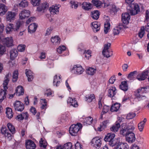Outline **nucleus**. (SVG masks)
<instances>
[{
    "instance_id": "obj_1",
    "label": "nucleus",
    "mask_w": 149,
    "mask_h": 149,
    "mask_svg": "<svg viewBox=\"0 0 149 149\" xmlns=\"http://www.w3.org/2000/svg\"><path fill=\"white\" fill-rule=\"evenodd\" d=\"M11 76V74L9 73L7 74L4 78V80L3 83V86L4 90L1 89L0 93V102L2 101L6 97V92L8 88V85L9 81V78Z\"/></svg>"
},
{
    "instance_id": "obj_2",
    "label": "nucleus",
    "mask_w": 149,
    "mask_h": 149,
    "mask_svg": "<svg viewBox=\"0 0 149 149\" xmlns=\"http://www.w3.org/2000/svg\"><path fill=\"white\" fill-rule=\"evenodd\" d=\"M121 126L120 133L124 136H125L127 134L133 132L135 129L134 126L132 124L127 125L125 123H123L121 124Z\"/></svg>"
},
{
    "instance_id": "obj_3",
    "label": "nucleus",
    "mask_w": 149,
    "mask_h": 149,
    "mask_svg": "<svg viewBox=\"0 0 149 149\" xmlns=\"http://www.w3.org/2000/svg\"><path fill=\"white\" fill-rule=\"evenodd\" d=\"M115 134L112 133H108L105 136L104 140L106 141L109 142V145L111 146H113L116 144L117 141L114 138Z\"/></svg>"
},
{
    "instance_id": "obj_4",
    "label": "nucleus",
    "mask_w": 149,
    "mask_h": 149,
    "mask_svg": "<svg viewBox=\"0 0 149 149\" xmlns=\"http://www.w3.org/2000/svg\"><path fill=\"white\" fill-rule=\"evenodd\" d=\"M148 91V88L146 87H141L137 91V93L135 95L136 98L139 101L144 100L146 99V97L145 95H142L144 93L147 92Z\"/></svg>"
},
{
    "instance_id": "obj_5",
    "label": "nucleus",
    "mask_w": 149,
    "mask_h": 149,
    "mask_svg": "<svg viewBox=\"0 0 149 149\" xmlns=\"http://www.w3.org/2000/svg\"><path fill=\"white\" fill-rule=\"evenodd\" d=\"M82 127V124L79 123H78L76 125H72L69 128L70 133L72 136L77 135L80 130L81 129Z\"/></svg>"
},
{
    "instance_id": "obj_6",
    "label": "nucleus",
    "mask_w": 149,
    "mask_h": 149,
    "mask_svg": "<svg viewBox=\"0 0 149 149\" xmlns=\"http://www.w3.org/2000/svg\"><path fill=\"white\" fill-rule=\"evenodd\" d=\"M13 40L11 37L6 38L0 37V42L9 47L13 45Z\"/></svg>"
},
{
    "instance_id": "obj_7",
    "label": "nucleus",
    "mask_w": 149,
    "mask_h": 149,
    "mask_svg": "<svg viewBox=\"0 0 149 149\" xmlns=\"http://www.w3.org/2000/svg\"><path fill=\"white\" fill-rule=\"evenodd\" d=\"M111 45V44L109 43L105 45L102 52L103 55L107 58L110 57L113 54L112 52L109 49V47H110Z\"/></svg>"
},
{
    "instance_id": "obj_8",
    "label": "nucleus",
    "mask_w": 149,
    "mask_h": 149,
    "mask_svg": "<svg viewBox=\"0 0 149 149\" xmlns=\"http://www.w3.org/2000/svg\"><path fill=\"white\" fill-rule=\"evenodd\" d=\"M84 71V69L82 67L79 65H75L74 66L71 72L77 74H80L82 73Z\"/></svg>"
},
{
    "instance_id": "obj_9",
    "label": "nucleus",
    "mask_w": 149,
    "mask_h": 149,
    "mask_svg": "<svg viewBox=\"0 0 149 149\" xmlns=\"http://www.w3.org/2000/svg\"><path fill=\"white\" fill-rule=\"evenodd\" d=\"M148 32L147 34V38L149 39V23H147V26L145 27L144 26H142L138 33V36L139 37L141 38L144 35L145 32L144 30Z\"/></svg>"
},
{
    "instance_id": "obj_10",
    "label": "nucleus",
    "mask_w": 149,
    "mask_h": 149,
    "mask_svg": "<svg viewBox=\"0 0 149 149\" xmlns=\"http://www.w3.org/2000/svg\"><path fill=\"white\" fill-rule=\"evenodd\" d=\"M13 105L16 111H22L24 109V105L19 101H16Z\"/></svg>"
},
{
    "instance_id": "obj_11",
    "label": "nucleus",
    "mask_w": 149,
    "mask_h": 149,
    "mask_svg": "<svg viewBox=\"0 0 149 149\" xmlns=\"http://www.w3.org/2000/svg\"><path fill=\"white\" fill-rule=\"evenodd\" d=\"M92 143L94 147L97 148H99L102 144L101 139L98 137L93 138L92 140Z\"/></svg>"
},
{
    "instance_id": "obj_12",
    "label": "nucleus",
    "mask_w": 149,
    "mask_h": 149,
    "mask_svg": "<svg viewBox=\"0 0 149 149\" xmlns=\"http://www.w3.org/2000/svg\"><path fill=\"white\" fill-rule=\"evenodd\" d=\"M1 134L4 135L5 137L8 140H10L12 139L11 134L9 132V130L5 127H2L1 129Z\"/></svg>"
},
{
    "instance_id": "obj_13",
    "label": "nucleus",
    "mask_w": 149,
    "mask_h": 149,
    "mask_svg": "<svg viewBox=\"0 0 149 149\" xmlns=\"http://www.w3.org/2000/svg\"><path fill=\"white\" fill-rule=\"evenodd\" d=\"M125 137L126 141L130 143H133L136 139L135 135L133 132L127 134Z\"/></svg>"
},
{
    "instance_id": "obj_14",
    "label": "nucleus",
    "mask_w": 149,
    "mask_h": 149,
    "mask_svg": "<svg viewBox=\"0 0 149 149\" xmlns=\"http://www.w3.org/2000/svg\"><path fill=\"white\" fill-rule=\"evenodd\" d=\"M133 8L130 10V13L131 15H135L138 14L140 12L139 7L137 4H134L133 5Z\"/></svg>"
},
{
    "instance_id": "obj_15",
    "label": "nucleus",
    "mask_w": 149,
    "mask_h": 149,
    "mask_svg": "<svg viewBox=\"0 0 149 149\" xmlns=\"http://www.w3.org/2000/svg\"><path fill=\"white\" fill-rule=\"evenodd\" d=\"M61 6L59 5H53L49 8L50 13L52 14H57L59 13V9Z\"/></svg>"
},
{
    "instance_id": "obj_16",
    "label": "nucleus",
    "mask_w": 149,
    "mask_h": 149,
    "mask_svg": "<svg viewBox=\"0 0 149 149\" xmlns=\"http://www.w3.org/2000/svg\"><path fill=\"white\" fill-rule=\"evenodd\" d=\"M148 73V70L144 71L142 73L139 74L137 76V79L139 81L144 80L147 77Z\"/></svg>"
},
{
    "instance_id": "obj_17",
    "label": "nucleus",
    "mask_w": 149,
    "mask_h": 149,
    "mask_svg": "<svg viewBox=\"0 0 149 149\" xmlns=\"http://www.w3.org/2000/svg\"><path fill=\"white\" fill-rule=\"evenodd\" d=\"M30 12L29 11L26 10H23L19 14V18L23 19L29 17L30 15Z\"/></svg>"
},
{
    "instance_id": "obj_18",
    "label": "nucleus",
    "mask_w": 149,
    "mask_h": 149,
    "mask_svg": "<svg viewBox=\"0 0 149 149\" xmlns=\"http://www.w3.org/2000/svg\"><path fill=\"white\" fill-rule=\"evenodd\" d=\"M36 146L34 142L31 140H27L26 142V149H35Z\"/></svg>"
},
{
    "instance_id": "obj_19",
    "label": "nucleus",
    "mask_w": 149,
    "mask_h": 149,
    "mask_svg": "<svg viewBox=\"0 0 149 149\" xmlns=\"http://www.w3.org/2000/svg\"><path fill=\"white\" fill-rule=\"evenodd\" d=\"M130 15L127 13H123L122 15V20L124 24H127L129 23V20L130 19Z\"/></svg>"
},
{
    "instance_id": "obj_20",
    "label": "nucleus",
    "mask_w": 149,
    "mask_h": 149,
    "mask_svg": "<svg viewBox=\"0 0 149 149\" xmlns=\"http://www.w3.org/2000/svg\"><path fill=\"white\" fill-rule=\"evenodd\" d=\"M16 15V14L15 12L8 11L6 14L7 20L10 22L12 20H14Z\"/></svg>"
},
{
    "instance_id": "obj_21",
    "label": "nucleus",
    "mask_w": 149,
    "mask_h": 149,
    "mask_svg": "<svg viewBox=\"0 0 149 149\" xmlns=\"http://www.w3.org/2000/svg\"><path fill=\"white\" fill-rule=\"evenodd\" d=\"M129 146L126 143H118L113 149H129Z\"/></svg>"
},
{
    "instance_id": "obj_22",
    "label": "nucleus",
    "mask_w": 149,
    "mask_h": 149,
    "mask_svg": "<svg viewBox=\"0 0 149 149\" xmlns=\"http://www.w3.org/2000/svg\"><path fill=\"white\" fill-rule=\"evenodd\" d=\"M116 89L115 87H111L108 90V95L110 97H114L116 93Z\"/></svg>"
},
{
    "instance_id": "obj_23",
    "label": "nucleus",
    "mask_w": 149,
    "mask_h": 149,
    "mask_svg": "<svg viewBox=\"0 0 149 149\" xmlns=\"http://www.w3.org/2000/svg\"><path fill=\"white\" fill-rule=\"evenodd\" d=\"M91 25L92 28L94 32H97L100 29V24L97 22H95L92 23Z\"/></svg>"
},
{
    "instance_id": "obj_24",
    "label": "nucleus",
    "mask_w": 149,
    "mask_h": 149,
    "mask_svg": "<svg viewBox=\"0 0 149 149\" xmlns=\"http://www.w3.org/2000/svg\"><path fill=\"white\" fill-rule=\"evenodd\" d=\"M38 26L37 24L33 23L30 24L29 26L28 30L29 32L32 33L36 31Z\"/></svg>"
},
{
    "instance_id": "obj_25",
    "label": "nucleus",
    "mask_w": 149,
    "mask_h": 149,
    "mask_svg": "<svg viewBox=\"0 0 149 149\" xmlns=\"http://www.w3.org/2000/svg\"><path fill=\"white\" fill-rule=\"evenodd\" d=\"M67 103L69 104L70 105L73 106L74 107H77L78 104L74 98L73 99L71 97H69L67 101Z\"/></svg>"
},
{
    "instance_id": "obj_26",
    "label": "nucleus",
    "mask_w": 149,
    "mask_h": 149,
    "mask_svg": "<svg viewBox=\"0 0 149 149\" xmlns=\"http://www.w3.org/2000/svg\"><path fill=\"white\" fill-rule=\"evenodd\" d=\"M25 74L28 77V80L29 81H31L33 79V74L30 70L26 69Z\"/></svg>"
},
{
    "instance_id": "obj_27",
    "label": "nucleus",
    "mask_w": 149,
    "mask_h": 149,
    "mask_svg": "<svg viewBox=\"0 0 149 149\" xmlns=\"http://www.w3.org/2000/svg\"><path fill=\"white\" fill-rule=\"evenodd\" d=\"M82 8L84 9L88 10L92 8L91 4L86 2H84L81 4Z\"/></svg>"
},
{
    "instance_id": "obj_28",
    "label": "nucleus",
    "mask_w": 149,
    "mask_h": 149,
    "mask_svg": "<svg viewBox=\"0 0 149 149\" xmlns=\"http://www.w3.org/2000/svg\"><path fill=\"white\" fill-rule=\"evenodd\" d=\"M120 127V123L118 122H116L115 125H113L110 128V130L113 132H117L119 129Z\"/></svg>"
},
{
    "instance_id": "obj_29",
    "label": "nucleus",
    "mask_w": 149,
    "mask_h": 149,
    "mask_svg": "<svg viewBox=\"0 0 149 149\" xmlns=\"http://www.w3.org/2000/svg\"><path fill=\"white\" fill-rule=\"evenodd\" d=\"M147 120V119L146 118H144L143 121L140 122L138 124V128L140 132H142L143 130Z\"/></svg>"
},
{
    "instance_id": "obj_30",
    "label": "nucleus",
    "mask_w": 149,
    "mask_h": 149,
    "mask_svg": "<svg viewBox=\"0 0 149 149\" xmlns=\"http://www.w3.org/2000/svg\"><path fill=\"white\" fill-rule=\"evenodd\" d=\"M86 100L89 102L94 101L95 100V96L93 94L87 95L86 96Z\"/></svg>"
},
{
    "instance_id": "obj_31",
    "label": "nucleus",
    "mask_w": 149,
    "mask_h": 149,
    "mask_svg": "<svg viewBox=\"0 0 149 149\" xmlns=\"http://www.w3.org/2000/svg\"><path fill=\"white\" fill-rule=\"evenodd\" d=\"M7 10V7L3 4H0V15H4Z\"/></svg>"
},
{
    "instance_id": "obj_32",
    "label": "nucleus",
    "mask_w": 149,
    "mask_h": 149,
    "mask_svg": "<svg viewBox=\"0 0 149 149\" xmlns=\"http://www.w3.org/2000/svg\"><path fill=\"white\" fill-rule=\"evenodd\" d=\"M48 7V4L46 2H45L42 3L40 6L37 7V10L38 11H41L42 10H45Z\"/></svg>"
},
{
    "instance_id": "obj_33",
    "label": "nucleus",
    "mask_w": 149,
    "mask_h": 149,
    "mask_svg": "<svg viewBox=\"0 0 149 149\" xmlns=\"http://www.w3.org/2000/svg\"><path fill=\"white\" fill-rule=\"evenodd\" d=\"M17 52L16 49H12L10 51V58L13 60L17 55Z\"/></svg>"
},
{
    "instance_id": "obj_34",
    "label": "nucleus",
    "mask_w": 149,
    "mask_h": 149,
    "mask_svg": "<svg viewBox=\"0 0 149 149\" xmlns=\"http://www.w3.org/2000/svg\"><path fill=\"white\" fill-rule=\"evenodd\" d=\"M16 95L18 96L23 95L24 91L23 87L21 86H18L16 90Z\"/></svg>"
},
{
    "instance_id": "obj_35",
    "label": "nucleus",
    "mask_w": 149,
    "mask_h": 149,
    "mask_svg": "<svg viewBox=\"0 0 149 149\" xmlns=\"http://www.w3.org/2000/svg\"><path fill=\"white\" fill-rule=\"evenodd\" d=\"M61 80V77L60 76L58 77L57 75H56L54 77V81L53 84L54 86L56 85V86H57L59 85L60 83Z\"/></svg>"
},
{
    "instance_id": "obj_36",
    "label": "nucleus",
    "mask_w": 149,
    "mask_h": 149,
    "mask_svg": "<svg viewBox=\"0 0 149 149\" xmlns=\"http://www.w3.org/2000/svg\"><path fill=\"white\" fill-rule=\"evenodd\" d=\"M120 88L124 91H126L128 89V85L126 81H124L122 82L120 86Z\"/></svg>"
},
{
    "instance_id": "obj_37",
    "label": "nucleus",
    "mask_w": 149,
    "mask_h": 149,
    "mask_svg": "<svg viewBox=\"0 0 149 149\" xmlns=\"http://www.w3.org/2000/svg\"><path fill=\"white\" fill-rule=\"evenodd\" d=\"M91 2L94 6L98 8H100L102 5L103 3L99 0H92Z\"/></svg>"
},
{
    "instance_id": "obj_38",
    "label": "nucleus",
    "mask_w": 149,
    "mask_h": 149,
    "mask_svg": "<svg viewBox=\"0 0 149 149\" xmlns=\"http://www.w3.org/2000/svg\"><path fill=\"white\" fill-rule=\"evenodd\" d=\"M93 119L91 117H88L85 118L84 120V125L87 126L90 125L92 123Z\"/></svg>"
},
{
    "instance_id": "obj_39",
    "label": "nucleus",
    "mask_w": 149,
    "mask_h": 149,
    "mask_svg": "<svg viewBox=\"0 0 149 149\" xmlns=\"http://www.w3.org/2000/svg\"><path fill=\"white\" fill-rule=\"evenodd\" d=\"M99 15L100 14L98 10H94L91 12V16L94 19H97L99 17Z\"/></svg>"
},
{
    "instance_id": "obj_40",
    "label": "nucleus",
    "mask_w": 149,
    "mask_h": 149,
    "mask_svg": "<svg viewBox=\"0 0 149 149\" xmlns=\"http://www.w3.org/2000/svg\"><path fill=\"white\" fill-rule=\"evenodd\" d=\"M120 106V104L115 103L111 106L110 108V110L112 112L117 111L118 110Z\"/></svg>"
},
{
    "instance_id": "obj_41",
    "label": "nucleus",
    "mask_w": 149,
    "mask_h": 149,
    "mask_svg": "<svg viewBox=\"0 0 149 149\" xmlns=\"http://www.w3.org/2000/svg\"><path fill=\"white\" fill-rule=\"evenodd\" d=\"M13 27V24H8L6 29L7 33H10L13 30L14 31H15V28H14Z\"/></svg>"
},
{
    "instance_id": "obj_42",
    "label": "nucleus",
    "mask_w": 149,
    "mask_h": 149,
    "mask_svg": "<svg viewBox=\"0 0 149 149\" xmlns=\"http://www.w3.org/2000/svg\"><path fill=\"white\" fill-rule=\"evenodd\" d=\"M51 40L52 42L56 45L59 44L60 42V39L58 36H55L52 37Z\"/></svg>"
},
{
    "instance_id": "obj_43",
    "label": "nucleus",
    "mask_w": 149,
    "mask_h": 149,
    "mask_svg": "<svg viewBox=\"0 0 149 149\" xmlns=\"http://www.w3.org/2000/svg\"><path fill=\"white\" fill-rule=\"evenodd\" d=\"M7 117L9 118H12L13 116V113L11 109L8 108L6 109V112Z\"/></svg>"
},
{
    "instance_id": "obj_44",
    "label": "nucleus",
    "mask_w": 149,
    "mask_h": 149,
    "mask_svg": "<svg viewBox=\"0 0 149 149\" xmlns=\"http://www.w3.org/2000/svg\"><path fill=\"white\" fill-rule=\"evenodd\" d=\"M39 144L40 147L45 148H46L47 146V143L45 140H43L41 138L39 141Z\"/></svg>"
},
{
    "instance_id": "obj_45",
    "label": "nucleus",
    "mask_w": 149,
    "mask_h": 149,
    "mask_svg": "<svg viewBox=\"0 0 149 149\" xmlns=\"http://www.w3.org/2000/svg\"><path fill=\"white\" fill-rule=\"evenodd\" d=\"M7 126L9 130L13 134L15 133V130L14 127L10 123H8L7 125Z\"/></svg>"
},
{
    "instance_id": "obj_46",
    "label": "nucleus",
    "mask_w": 149,
    "mask_h": 149,
    "mask_svg": "<svg viewBox=\"0 0 149 149\" xmlns=\"http://www.w3.org/2000/svg\"><path fill=\"white\" fill-rule=\"evenodd\" d=\"M28 3L25 0H24L21 1L20 3H19L18 5V7L19 8H24L27 6H28Z\"/></svg>"
},
{
    "instance_id": "obj_47",
    "label": "nucleus",
    "mask_w": 149,
    "mask_h": 149,
    "mask_svg": "<svg viewBox=\"0 0 149 149\" xmlns=\"http://www.w3.org/2000/svg\"><path fill=\"white\" fill-rule=\"evenodd\" d=\"M18 73L17 71H15L13 73L12 81L15 82L17 81L18 78Z\"/></svg>"
},
{
    "instance_id": "obj_48",
    "label": "nucleus",
    "mask_w": 149,
    "mask_h": 149,
    "mask_svg": "<svg viewBox=\"0 0 149 149\" xmlns=\"http://www.w3.org/2000/svg\"><path fill=\"white\" fill-rule=\"evenodd\" d=\"M96 69L92 68H90L86 70V73L89 75H93L95 73Z\"/></svg>"
},
{
    "instance_id": "obj_49",
    "label": "nucleus",
    "mask_w": 149,
    "mask_h": 149,
    "mask_svg": "<svg viewBox=\"0 0 149 149\" xmlns=\"http://www.w3.org/2000/svg\"><path fill=\"white\" fill-rule=\"evenodd\" d=\"M110 24L109 22H106L104 24V32L105 33L107 34L109 30L110 29Z\"/></svg>"
},
{
    "instance_id": "obj_50",
    "label": "nucleus",
    "mask_w": 149,
    "mask_h": 149,
    "mask_svg": "<svg viewBox=\"0 0 149 149\" xmlns=\"http://www.w3.org/2000/svg\"><path fill=\"white\" fill-rule=\"evenodd\" d=\"M0 42V57L3 55L6 51V47Z\"/></svg>"
},
{
    "instance_id": "obj_51",
    "label": "nucleus",
    "mask_w": 149,
    "mask_h": 149,
    "mask_svg": "<svg viewBox=\"0 0 149 149\" xmlns=\"http://www.w3.org/2000/svg\"><path fill=\"white\" fill-rule=\"evenodd\" d=\"M136 71H134L133 72H131L129 74L127 78L129 79L130 80H133L134 78L136 76Z\"/></svg>"
},
{
    "instance_id": "obj_52",
    "label": "nucleus",
    "mask_w": 149,
    "mask_h": 149,
    "mask_svg": "<svg viewBox=\"0 0 149 149\" xmlns=\"http://www.w3.org/2000/svg\"><path fill=\"white\" fill-rule=\"evenodd\" d=\"M108 123V121L107 120H105L100 125V129L99 130L102 131V130L105 129L106 127L107 124Z\"/></svg>"
},
{
    "instance_id": "obj_53",
    "label": "nucleus",
    "mask_w": 149,
    "mask_h": 149,
    "mask_svg": "<svg viewBox=\"0 0 149 149\" xmlns=\"http://www.w3.org/2000/svg\"><path fill=\"white\" fill-rule=\"evenodd\" d=\"M91 51L90 50H85L84 53V55L86 59H88L91 56Z\"/></svg>"
},
{
    "instance_id": "obj_54",
    "label": "nucleus",
    "mask_w": 149,
    "mask_h": 149,
    "mask_svg": "<svg viewBox=\"0 0 149 149\" xmlns=\"http://www.w3.org/2000/svg\"><path fill=\"white\" fill-rule=\"evenodd\" d=\"M66 47L64 46H60L57 49V51L59 54H61L66 49Z\"/></svg>"
},
{
    "instance_id": "obj_55",
    "label": "nucleus",
    "mask_w": 149,
    "mask_h": 149,
    "mask_svg": "<svg viewBox=\"0 0 149 149\" xmlns=\"http://www.w3.org/2000/svg\"><path fill=\"white\" fill-rule=\"evenodd\" d=\"M72 146V143L70 142H69L65 144L63 146V149H71Z\"/></svg>"
},
{
    "instance_id": "obj_56",
    "label": "nucleus",
    "mask_w": 149,
    "mask_h": 149,
    "mask_svg": "<svg viewBox=\"0 0 149 149\" xmlns=\"http://www.w3.org/2000/svg\"><path fill=\"white\" fill-rule=\"evenodd\" d=\"M121 31V29L118 27H116L113 30V33L114 35L118 34Z\"/></svg>"
},
{
    "instance_id": "obj_57",
    "label": "nucleus",
    "mask_w": 149,
    "mask_h": 149,
    "mask_svg": "<svg viewBox=\"0 0 149 149\" xmlns=\"http://www.w3.org/2000/svg\"><path fill=\"white\" fill-rule=\"evenodd\" d=\"M40 0H31V4L34 6H38L40 3Z\"/></svg>"
},
{
    "instance_id": "obj_58",
    "label": "nucleus",
    "mask_w": 149,
    "mask_h": 149,
    "mask_svg": "<svg viewBox=\"0 0 149 149\" xmlns=\"http://www.w3.org/2000/svg\"><path fill=\"white\" fill-rule=\"evenodd\" d=\"M25 48V45H20L18 46L17 49L19 51L22 52L24 51Z\"/></svg>"
},
{
    "instance_id": "obj_59",
    "label": "nucleus",
    "mask_w": 149,
    "mask_h": 149,
    "mask_svg": "<svg viewBox=\"0 0 149 149\" xmlns=\"http://www.w3.org/2000/svg\"><path fill=\"white\" fill-rule=\"evenodd\" d=\"M135 116L136 114L135 113H130L127 115L126 116V118L128 119H132Z\"/></svg>"
},
{
    "instance_id": "obj_60",
    "label": "nucleus",
    "mask_w": 149,
    "mask_h": 149,
    "mask_svg": "<svg viewBox=\"0 0 149 149\" xmlns=\"http://www.w3.org/2000/svg\"><path fill=\"white\" fill-rule=\"evenodd\" d=\"M109 109V107L106 105L103 106L102 110V114L107 113Z\"/></svg>"
},
{
    "instance_id": "obj_61",
    "label": "nucleus",
    "mask_w": 149,
    "mask_h": 149,
    "mask_svg": "<svg viewBox=\"0 0 149 149\" xmlns=\"http://www.w3.org/2000/svg\"><path fill=\"white\" fill-rule=\"evenodd\" d=\"M22 25V22H21L18 21L16 23V25L15 28V31H17L21 25Z\"/></svg>"
},
{
    "instance_id": "obj_62",
    "label": "nucleus",
    "mask_w": 149,
    "mask_h": 149,
    "mask_svg": "<svg viewBox=\"0 0 149 149\" xmlns=\"http://www.w3.org/2000/svg\"><path fill=\"white\" fill-rule=\"evenodd\" d=\"M70 3L72 4L71 7L72 8L76 9L77 8L78 6L77 2L71 1Z\"/></svg>"
},
{
    "instance_id": "obj_63",
    "label": "nucleus",
    "mask_w": 149,
    "mask_h": 149,
    "mask_svg": "<svg viewBox=\"0 0 149 149\" xmlns=\"http://www.w3.org/2000/svg\"><path fill=\"white\" fill-rule=\"evenodd\" d=\"M23 119H24L25 120H27L28 118L29 115L27 112H23L22 113Z\"/></svg>"
},
{
    "instance_id": "obj_64",
    "label": "nucleus",
    "mask_w": 149,
    "mask_h": 149,
    "mask_svg": "<svg viewBox=\"0 0 149 149\" xmlns=\"http://www.w3.org/2000/svg\"><path fill=\"white\" fill-rule=\"evenodd\" d=\"M75 149H83L82 146L79 142H77L75 145Z\"/></svg>"
}]
</instances>
